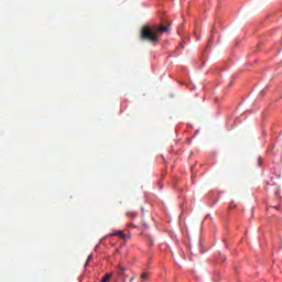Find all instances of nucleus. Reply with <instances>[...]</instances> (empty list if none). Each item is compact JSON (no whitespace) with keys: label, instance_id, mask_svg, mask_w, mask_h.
Listing matches in <instances>:
<instances>
[{"label":"nucleus","instance_id":"nucleus-9","mask_svg":"<svg viewBox=\"0 0 282 282\" xmlns=\"http://www.w3.org/2000/svg\"><path fill=\"white\" fill-rule=\"evenodd\" d=\"M91 259H94V254L90 253V254L88 256V258H87V261L89 262V261H91Z\"/></svg>","mask_w":282,"mask_h":282},{"label":"nucleus","instance_id":"nucleus-1","mask_svg":"<svg viewBox=\"0 0 282 282\" xmlns=\"http://www.w3.org/2000/svg\"><path fill=\"white\" fill-rule=\"evenodd\" d=\"M171 32V25H144L140 32L141 41H148V43H158L160 41V34Z\"/></svg>","mask_w":282,"mask_h":282},{"label":"nucleus","instance_id":"nucleus-12","mask_svg":"<svg viewBox=\"0 0 282 282\" xmlns=\"http://www.w3.org/2000/svg\"><path fill=\"white\" fill-rule=\"evenodd\" d=\"M133 280H134V278H131V279H130V282H133Z\"/></svg>","mask_w":282,"mask_h":282},{"label":"nucleus","instance_id":"nucleus-4","mask_svg":"<svg viewBox=\"0 0 282 282\" xmlns=\"http://www.w3.org/2000/svg\"><path fill=\"white\" fill-rule=\"evenodd\" d=\"M140 280L142 282L149 281V273H147V272L141 273Z\"/></svg>","mask_w":282,"mask_h":282},{"label":"nucleus","instance_id":"nucleus-6","mask_svg":"<svg viewBox=\"0 0 282 282\" xmlns=\"http://www.w3.org/2000/svg\"><path fill=\"white\" fill-rule=\"evenodd\" d=\"M263 164V159L261 156L258 158V165L259 166H262Z\"/></svg>","mask_w":282,"mask_h":282},{"label":"nucleus","instance_id":"nucleus-5","mask_svg":"<svg viewBox=\"0 0 282 282\" xmlns=\"http://www.w3.org/2000/svg\"><path fill=\"white\" fill-rule=\"evenodd\" d=\"M109 279H111V273H107V274L101 279V282H107V281H109Z\"/></svg>","mask_w":282,"mask_h":282},{"label":"nucleus","instance_id":"nucleus-11","mask_svg":"<svg viewBox=\"0 0 282 282\" xmlns=\"http://www.w3.org/2000/svg\"><path fill=\"white\" fill-rule=\"evenodd\" d=\"M130 228H135V225H133V224H130Z\"/></svg>","mask_w":282,"mask_h":282},{"label":"nucleus","instance_id":"nucleus-7","mask_svg":"<svg viewBox=\"0 0 282 282\" xmlns=\"http://www.w3.org/2000/svg\"><path fill=\"white\" fill-rule=\"evenodd\" d=\"M149 246H153V238L151 236H148Z\"/></svg>","mask_w":282,"mask_h":282},{"label":"nucleus","instance_id":"nucleus-8","mask_svg":"<svg viewBox=\"0 0 282 282\" xmlns=\"http://www.w3.org/2000/svg\"><path fill=\"white\" fill-rule=\"evenodd\" d=\"M126 215H127V217H135V214L131 213V212H128Z\"/></svg>","mask_w":282,"mask_h":282},{"label":"nucleus","instance_id":"nucleus-10","mask_svg":"<svg viewBox=\"0 0 282 282\" xmlns=\"http://www.w3.org/2000/svg\"><path fill=\"white\" fill-rule=\"evenodd\" d=\"M87 265H89V260H86L84 268H87Z\"/></svg>","mask_w":282,"mask_h":282},{"label":"nucleus","instance_id":"nucleus-3","mask_svg":"<svg viewBox=\"0 0 282 282\" xmlns=\"http://www.w3.org/2000/svg\"><path fill=\"white\" fill-rule=\"evenodd\" d=\"M126 268L124 267H119L118 270H117V274L119 276H124V272H126Z\"/></svg>","mask_w":282,"mask_h":282},{"label":"nucleus","instance_id":"nucleus-2","mask_svg":"<svg viewBox=\"0 0 282 282\" xmlns=\"http://www.w3.org/2000/svg\"><path fill=\"white\" fill-rule=\"evenodd\" d=\"M113 236H117V237H119L120 239H129V237H127V235H124V231H123V230H118V231L115 232V234H110V237H113Z\"/></svg>","mask_w":282,"mask_h":282}]
</instances>
